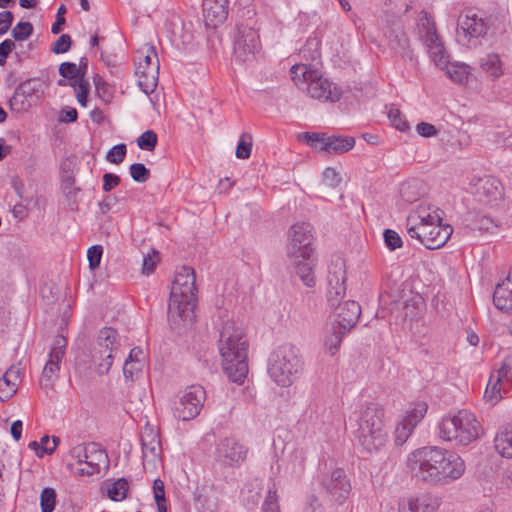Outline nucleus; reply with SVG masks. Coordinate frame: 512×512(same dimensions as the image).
Listing matches in <instances>:
<instances>
[{
  "mask_svg": "<svg viewBox=\"0 0 512 512\" xmlns=\"http://www.w3.org/2000/svg\"><path fill=\"white\" fill-rule=\"evenodd\" d=\"M321 485L331 499L338 503L344 502L351 491L350 480L341 468H336L323 476Z\"/></svg>",
  "mask_w": 512,
  "mask_h": 512,
  "instance_id": "18",
  "label": "nucleus"
},
{
  "mask_svg": "<svg viewBox=\"0 0 512 512\" xmlns=\"http://www.w3.org/2000/svg\"><path fill=\"white\" fill-rule=\"evenodd\" d=\"M417 133L422 137H432L437 134V129L434 125L428 122H421L416 126Z\"/></svg>",
  "mask_w": 512,
  "mask_h": 512,
  "instance_id": "62",
  "label": "nucleus"
},
{
  "mask_svg": "<svg viewBox=\"0 0 512 512\" xmlns=\"http://www.w3.org/2000/svg\"><path fill=\"white\" fill-rule=\"evenodd\" d=\"M88 449L89 444H78L70 449L69 455L77 464L84 465L85 460L87 459V453L89 452Z\"/></svg>",
  "mask_w": 512,
  "mask_h": 512,
  "instance_id": "55",
  "label": "nucleus"
},
{
  "mask_svg": "<svg viewBox=\"0 0 512 512\" xmlns=\"http://www.w3.org/2000/svg\"><path fill=\"white\" fill-rule=\"evenodd\" d=\"M428 406L425 402L416 403L411 410H408L403 418L414 428L421 422L427 413Z\"/></svg>",
  "mask_w": 512,
  "mask_h": 512,
  "instance_id": "40",
  "label": "nucleus"
},
{
  "mask_svg": "<svg viewBox=\"0 0 512 512\" xmlns=\"http://www.w3.org/2000/svg\"><path fill=\"white\" fill-rule=\"evenodd\" d=\"M302 138L309 144L312 148L321 152V146L325 142L326 135L320 133H310L305 132L302 134Z\"/></svg>",
  "mask_w": 512,
  "mask_h": 512,
  "instance_id": "57",
  "label": "nucleus"
},
{
  "mask_svg": "<svg viewBox=\"0 0 512 512\" xmlns=\"http://www.w3.org/2000/svg\"><path fill=\"white\" fill-rule=\"evenodd\" d=\"M35 93V88L32 82L27 80L15 89L12 97L9 100L10 108L15 112H25L32 106V98Z\"/></svg>",
  "mask_w": 512,
  "mask_h": 512,
  "instance_id": "25",
  "label": "nucleus"
},
{
  "mask_svg": "<svg viewBox=\"0 0 512 512\" xmlns=\"http://www.w3.org/2000/svg\"><path fill=\"white\" fill-rule=\"evenodd\" d=\"M355 145V139L349 136H326L321 152L328 154H343L351 150Z\"/></svg>",
  "mask_w": 512,
  "mask_h": 512,
  "instance_id": "29",
  "label": "nucleus"
},
{
  "mask_svg": "<svg viewBox=\"0 0 512 512\" xmlns=\"http://www.w3.org/2000/svg\"><path fill=\"white\" fill-rule=\"evenodd\" d=\"M143 366L144 364H140V362L125 360L123 365V375L125 379L134 381L142 372Z\"/></svg>",
  "mask_w": 512,
  "mask_h": 512,
  "instance_id": "51",
  "label": "nucleus"
},
{
  "mask_svg": "<svg viewBox=\"0 0 512 512\" xmlns=\"http://www.w3.org/2000/svg\"><path fill=\"white\" fill-rule=\"evenodd\" d=\"M305 452L303 449H294L290 454V460L287 469H291L293 474H300L305 468Z\"/></svg>",
  "mask_w": 512,
  "mask_h": 512,
  "instance_id": "41",
  "label": "nucleus"
},
{
  "mask_svg": "<svg viewBox=\"0 0 512 512\" xmlns=\"http://www.w3.org/2000/svg\"><path fill=\"white\" fill-rule=\"evenodd\" d=\"M443 211L431 205H419L406 219L408 235L428 249H438L446 244L453 233L449 224L442 222Z\"/></svg>",
  "mask_w": 512,
  "mask_h": 512,
  "instance_id": "4",
  "label": "nucleus"
},
{
  "mask_svg": "<svg viewBox=\"0 0 512 512\" xmlns=\"http://www.w3.org/2000/svg\"><path fill=\"white\" fill-rule=\"evenodd\" d=\"M345 281V262L342 258L338 257L331 263L328 272L327 301L333 309L342 304L341 299L346 292Z\"/></svg>",
  "mask_w": 512,
  "mask_h": 512,
  "instance_id": "17",
  "label": "nucleus"
},
{
  "mask_svg": "<svg viewBox=\"0 0 512 512\" xmlns=\"http://www.w3.org/2000/svg\"><path fill=\"white\" fill-rule=\"evenodd\" d=\"M388 37L389 45L394 51L402 54L410 53L409 38L401 27L397 26L391 28Z\"/></svg>",
  "mask_w": 512,
  "mask_h": 512,
  "instance_id": "36",
  "label": "nucleus"
},
{
  "mask_svg": "<svg viewBox=\"0 0 512 512\" xmlns=\"http://www.w3.org/2000/svg\"><path fill=\"white\" fill-rule=\"evenodd\" d=\"M252 149V136L249 133H243L236 148V157L247 159L250 157Z\"/></svg>",
  "mask_w": 512,
  "mask_h": 512,
  "instance_id": "45",
  "label": "nucleus"
},
{
  "mask_svg": "<svg viewBox=\"0 0 512 512\" xmlns=\"http://www.w3.org/2000/svg\"><path fill=\"white\" fill-rule=\"evenodd\" d=\"M483 428L474 413L462 409L443 416L438 423V435L446 442L468 446L478 440Z\"/></svg>",
  "mask_w": 512,
  "mask_h": 512,
  "instance_id": "6",
  "label": "nucleus"
},
{
  "mask_svg": "<svg viewBox=\"0 0 512 512\" xmlns=\"http://www.w3.org/2000/svg\"><path fill=\"white\" fill-rule=\"evenodd\" d=\"M350 419L358 425L356 438L364 450L373 452L385 445L387 433L384 430V410L379 404H365Z\"/></svg>",
  "mask_w": 512,
  "mask_h": 512,
  "instance_id": "5",
  "label": "nucleus"
},
{
  "mask_svg": "<svg viewBox=\"0 0 512 512\" xmlns=\"http://www.w3.org/2000/svg\"><path fill=\"white\" fill-rule=\"evenodd\" d=\"M56 492L53 488H44L40 494V507L42 512H52L55 508Z\"/></svg>",
  "mask_w": 512,
  "mask_h": 512,
  "instance_id": "42",
  "label": "nucleus"
},
{
  "mask_svg": "<svg viewBox=\"0 0 512 512\" xmlns=\"http://www.w3.org/2000/svg\"><path fill=\"white\" fill-rule=\"evenodd\" d=\"M20 379V371L18 368L10 367L0 378V400L6 401L11 398L17 391Z\"/></svg>",
  "mask_w": 512,
  "mask_h": 512,
  "instance_id": "30",
  "label": "nucleus"
},
{
  "mask_svg": "<svg viewBox=\"0 0 512 512\" xmlns=\"http://www.w3.org/2000/svg\"><path fill=\"white\" fill-rule=\"evenodd\" d=\"M493 302L499 310L512 312V272L496 286Z\"/></svg>",
  "mask_w": 512,
  "mask_h": 512,
  "instance_id": "27",
  "label": "nucleus"
},
{
  "mask_svg": "<svg viewBox=\"0 0 512 512\" xmlns=\"http://www.w3.org/2000/svg\"><path fill=\"white\" fill-rule=\"evenodd\" d=\"M103 254V247L101 245H93L87 251V258L91 270L99 267Z\"/></svg>",
  "mask_w": 512,
  "mask_h": 512,
  "instance_id": "54",
  "label": "nucleus"
},
{
  "mask_svg": "<svg viewBox=\"0 0 512 512\" xmlns=\"http://www.w3.org/2000/svg\"><path fill=\"white\" fill-rule=\"evenodd\" d=\"M59 74L64 79L70 80V85L74 89L78 103L85 107L88 101L90 85L86 79H81L77 65L72 62H63L59 66Z\"/></svg>",
  "mask_w": 512,
  "mask_h": 512,
  "instance_id": "21",
  "label": "nucleus"
},
{
  "mask_svg": "<svg viewBox=\"0 0 512 512\" xmlns=\"http://www.w3.org/2000/svg\"><path fill=\"white\" fill-rule=\"evenodd\" d=\"M425 193V186L419 179H410L401 184L400 196L408 203L417 201Z\"/></svg>",
  "mask_w": 512,
  "mask_h": 512,
  "instance_id": "35",
  "label": "nucleus"
},
{
  "mask_svg": "<svg viewBox=\"0 0 512 512\" xmlns=\"http://www.w3.org/2000/svg\"><path fill=\"white\" fill-rule=\"evenodd\" d=\"M480 66L493 79L499 78L503 74L502 62L498 54H488L481 58Z\"/></svg>",
  "mask_w": 512,
  "mask_h": 512,
  "instance_id": "37",
  "label": "nucleus"
},
{
  "mask_svg": "<svg viewBox=\"0 0 512 512\" xmlns=\"http://www.w3.org/2000/svg\"><path fill=\"white\" fill-rule=\"evenodd\" d=\"M475 196L480 203L492 205L502 197L500 182L493 177H484L476 184Z\"/></svg>",
  "mask_w": 512,
  "mask_h": 512,
  "instance_id": "23",
  "label": "nucleus"
},
{
  "mask_svg": "<svg viewBox=\"0 0 512 512\" xmlns=\"http://www.w3.org/2000/svg\"><path fill=\"white\" fill-rule=\"evenodd\" d=\"M126 152L125 144H117L108 151L106 159L110 163L120 164L124 160Z\"/></svg>",
  "mask_w": 512,
  "mask_h": 512,
  "instance_id": "53",
  "label": "nucleus"
},
{
  "mask_svg": "<svg viewBox=\"0 0 512 512\" xmlns=\"http://www.w3.org/2000/svg\"><path fill=\"white\" fill-rule=\"evenodd\" d=\"M507 393L508 390L505 389L501 378H499V375L493 371L484 392L485 400L494 405Z\"/></svg>",
  "mask_w": 512,
  "mask_h": 512,
  "instance_id": "33",
  "label": "nucleus"
},
{
  "mask_svg": "<svg viewBox=\"0 0 512 512\" xmlns=\"http://www.w3.org/2000/svg\"><path fill=\"white\" fill-rule=\"evenodd\" d=\"M137 145L142 150H154L157 145V134L152 130L145 131L138 137Z\"/></svg>",
  "mask_w": 512,
  "mask_h": 512,
  "instance_id": "47",
  "label": "nucleus"
},
{
  "mask_svg": "<svg viewBox=\"0 0 512 512\" xmlns=\"http://www.w3.org/2000/svg\"><path fill=\"white\" fill-rule=\"evenodd\" d=\"M388 118L392 125L399 131L405 132L409 129V124L406 121L401 111L394 106H391L388 111Z\"/></svg>",
  "mask_w": 512,
  "mask_h": 512,
  "instance_id": "44",
  "label": "nucleus"
},
{
  "mask_svg": "<svg viewBox=\"0 0 512 512\" xmlns=\"http://www.w3.org/2000/svg\"><path fill=\"white\" fill-rule=\"evenodd\" d=\"M497 375H499V378H501L505 389L509 391L512 390V362L506 361L503 363V365L495 370Z\"/></svg>",
  "mask_w": 512,
  "mask_h": 512,
  "instance_id": "52",
  "label": "nucleus"
},
{
  "mask_svg": "<svg viewBox=\"0 0 512 512\" xmlns=\"http://www.w3.org/2000/svg\"><path fill=\"white\" fill-rule=\"evenodd\" d=\"M335 309L337 310L335 323L348 330H351L356 325L361 315L360 305L353 300H348Z\"/></svg>",
  "mask_w": 512,
  "mask_h": 512,
  "instance_id": "26",
  "label": "nucleus"
},
{
  "mask_svg": "<svg viewBox=\"0 0 512 512\" xmlns=\"http://www.w3.org/2000/svg\"><path fill=\"white\" fill-rule=\"evenodd\" d=\"M218 350L228 378L242 383L248 374V340L244 329L234 321H226L220 330Z\"/></svg>",
  "mask_w": 512,
  "mask_h": 512,
  "instance_id": "3",
  "label": "nucleus"
},
{
  "mask_svg": "<svg viewBox=\"0 0 512 512\" xmlns=\"http://www.w3.org/2000/svg\"><path fill=\"white\" fill-rule=\"evenodd\" d=\"M93 82L97 96L106 103L110 102L113 97L112 91L104 79L99 74H96L93 77Z\"/></svg>",
  "mask_w": 512,
  "mask_h": 512,
  "instance_id": "43",
  "label": "nucleus"
},
{
  "mask_svg": "<svg viewBox=\"0 0 512 512\" xmlns=\"http://www.w3.org/2000/svg\"><path fill=\"white\" fill-rule=\"evenodd\" d=\"M384 242L386 246L391 250L400 248L403 244L401 237L397 232L391 229H386L383 233Z\"/></svg>",
  "mask_w": 512,
  "mask_h": 512,
  "instance_id": "56",
  "label": "nucleus"
},
{
  "mask_svg": "<svg viewBox=\"0 0 512 512\" xmlns=\"http://www.w3.org/2000/svg\"><path fill=\"white\" fill-rule=\"evenodd\" d=\"M130 175L135 182L144 183L150 177V171L142 163H134L130 166Z\"/></svg>",
  "mask_w": 512,
  "mask_h": 512,
  "instance_id": "50",
  "label": "nucleus"
},
{
  "mask_svg": "<svg viewBox=\"0 0 512 512\" xmlns=\"http://www.w3.org/2000/svg\"><path fill=\"white\" fill-rule=\"evenodd\" d=\"M128 492V482L124 479H118L107 484V496L113 501L123 500Z\"/></svg>",
  "mask_w": 512,
  "mask_h": 512,
  "instance_id": "39",
  "label": "nucleus"
},
{
  "mask_svg": "<svg viewBox=\"0 0 512 512\" xmlns=\"http://www.w3.org/2000/svg\"><path fill=\"white\" fill-rule=\"evenodd\" d=\"M415 428L408 423L406 420L402 419L401 422L397 425L395 429V442L398 445L404 444L407 439L411 436L413 430Z\"/></svg>",
  "mask_w": 512,
  "mask_h": 512,
  "instance_id": "46",
  "label": "nucleus"
},
{
  "mask_svg": "<svg viewBox=\"0 0 512 512\" xmlns=\"http://www.w3.org/2000/svg\"><path fill=\"white\" fill-rule=\"evenodd\" d=\"M248 448L234 437H225L215 445L214 459L224 468H239L246 460Z\"/></svg>",
  "mask_w": 512,
  "mask_h": 512,
  "instance_id": "12",
  "label": "nucleus"
},
{
  "mask_svg": "<svg viewBox=\"0 0 512 512\" xmlns=\"http://www.w3.org/2000/svg\"><path fill=\"white\" fill-rule=\"evenodd\" d=\"M408 467L417 478L431 484H447L465 472L464 460L455 452L439 447H422L412 452Z\"/></svg>",
  "mask_w": 512,
  "mask_h": 512,
  "instance_id": "1",
  "label": "nucleus"
},
{
  "mask_svg": "<svg viewBox=\"0 0 512 512\" xmlns=\"http://www.w3.org/2000/svg\"><path fill=\"white\" fill-rule=\"evenodd\" d=\"M443 63H434L437 67L445 71L446 75L454 82L463 84L467 81L470 74L469 66L460 62H449L447 50L443 55Z\"/></svg>",
  "mask_w": 512,
  "mask_h": 512,
  "instance_id": "28",
  "label": "nucleus"
},
{
  "mask_svg": "<svg viewBox=\"0 0 512 512\" xmlns=\"http://www.w3.org/2000/svg\"><path fill=\"white\" fill-rule=\"evenodd\" d=\"M198 301L196 275L193 268L182 266L177 269L171 283L168 301V321L178 328L192 324Z\"/></svg>",
  "mask_w": 512,
  "mask_h": 512,
  "instance_id": "2",
  "label": "nucleus"
},
{
  "mask_svg": "<svg viewBox=\"0 0 512 512\" xmlns=\"http://www.w3.org/2000/svg\"><path fill=\"white\" fill-rule=\"evenodd\" d=\"M120 183V177L112 174V173H105L103 175V190L105 192L111 191L113 188H115Z\"/></svg>",
  "mask_w": 512,
  "mask_h": 512,
  "instance_id": "63",
  "label": "nucleus"
},
{
  "mask_svg": "<svg viewBox=\"0 0 512 512\" xmlns=\"http://www.w3.org/2000/svg\"><path fill=\"white\" fill-rule=\"evenodd\" d=\"M417 38L424 45L434 63H443V55L446 48L437 32L434 19L426 11H421L418 16Z\"/></svg>",
  "mask_w": 512,
  "mask_h": 512,
  "instance_id": "9",
  "label": "nucleus"
},
{
  "mask_svg": "<svg viewBox=\"0 0 512 512\" xmlns=\"http://www.w3.org/2000/svg\"><path fill=\"white\" fill-rule=\"evenodd\" d=\"M87 453V459L84 465L91 467L97 473L100 471L101 464H105L107 460V454L104 450L98 448L95 443L89 444Z\"/></svg>",
  "mask_w": 512,
  "mask_h": 512,
  "instance_id": "38",
  "label": "nucleus"
},
{
  "mask_svg": "<svg viewBox=\"0 0 512 512\" xmlns=\"http://www.w3.org/2000/svg\"><path fill=\"white\" fill-rule=\"evenodd\" d=\"M260 49L259 35L250 27H241L234 42V54L237 60H250Z\"/></svg>",
  "mask_w": 512,
  "mask_h": 512,
  "instance_id": "20",
  "label": "nucleus"
},
{
  "mask_svg": "<svg viewBox=\"0 0 512 512\" xmlns=\"http://www.w3.org/2000/svg\"><path fill=\"white\" fill-rule=\"evenodd\" d=\"M439 501L428 493L412 495L400 500L398 512H436Z\"/></svg>",
  "mask_w": 512,
  "mask_h": 512,
  "instance_id": "22",
  "label": "nucleus"
},
{
  "mask_svg": "<svg viewBox=\"0 0 512 512\" xmlns=\"http://www.w3.org/2000/svg\"><path fill=\"white\" fill-rule=\"evenodd\" d=\"M157 261L158 253L155 250L145 255L143 257L142 273L146 275L151 274L156 268Z\"/></svg>",
  "mask_w": 512,
  "mask_h": 512,
  "instance_id": "60",
  "label": "nucleus"
},
{
  "mask_svg": "<svg viewBox=\"0 0 512 512\" xmlns=\"http://www.w3.org/2000/svg\"><path fill=\"white\" fill-rule=\"evenodd\" d=\"M496 452L504 458H512V424L500 427L494 438Z\"/></svg>",
  "mask_w": 512,
  "mask_h": 512,
  "instance_id": "32",
  "label": "nucleus"
},
{
  "mask_svg": "<svg viewBox=\"0 0 512 512\" xmlns=\"http://www.w3.org/2000/svg\"><path fill=\"white\" fill-rule=\"evenodd\" d=\"M66 346L67 340L63 335H57L54 338L49 359L44 366L40 379V386L45 391L51 390L58 379L60 363L65 355Z\"/></svg>",
  "mask_w": 512,
  "mask_h": 512,
  "instance_id": "15",
  "label": "nucleus"
},
{
  "mask_svg": "<svg viewBox=\"0 0 512 512\" xmlns=\"http://www.w3.org/2000/svg\"><path fill=\"white\" fill-rule=\"evenodd\" d=\"M33 33V25L30 22H19L12 29V37L16 41H24Z\"/></svg>",
  "mask_w": 512,
  "mask_h": 512,
  "instance_id": "49",
  "label": "nucleus"
},
{
  "mask_svg": "<svg viewBox=\"0 0 512 512\" xmlns=\"http://www.w3.org/2000/svg\"><path fill=\"white\" fill-rule=\"evenodd\" d=\"M59 438L58 437H53L52 438V445L49 446L48 443H49V436L45 435L41 438V441H40V444H41V450H42V454L45 453V454H52L58 443H59Z\"/></svg>",
  "mask_w": 512,
  "mask_h": 512,
  "instance_id": "64",
  "label": "nucleus"
},
{
  "mask_svg": "<svg viewBox=\"0 0 512 512\" xmlns=\"http://www.w3.org/2000/svg\"><path fill=\"white\" fill-rule=\"evenodd\" d=\"M486 24L471 10L460 13L457 20L456 40L462 46L470 47L474 39L486 34Z\"/></svg>",
  "mask_w": 512,
  "mask_h": 512,
  "instance_id": "14",
  "label": "nucleus"
},
{
  "mask_svg": "<svg viewBox=\"0 0 512 512\" xmlns=\"http://www.w3.org/2000/svg\"><path fill=\"white\" fill-rule=\"evenodd\" d=\"M117 336V331L111 327H104L99 331L96 354L102 358L97 365V372L100 375L107 374L111 368Z\"/></svg>",
  "mask_w": 512,
  "mask_h": 512,
  "instance_id": "19",
  "label": "nucleus"
},
{
  "mask_svg": "<svg viewBox=\"0 0 512 512\" xmlns=\"http://www.w3.org/2000/svg\"><path fill=\"white\" fill-rule=\"evenodd\" d=\"M135 74L138 85L145 94L148 95L155 90L158 83L159 61L153 47H149L145 55L139 56Z\"/></svg>",
  "mask_w": 512,
  "mask_h": 512,
  "instance_id": "13",
  "label": "nucleus"
},
{
  "mask_svg": "<svg viewBox=\"0 0 512 512\" xmlns=\"http://www.w3.org/2000/svg\"><path fill=\"white\" fill-rule=\"evenodd\" d=\"M13 22V14L10 11L0 12V36L6 34Z\"/></svg>",
  "mask_w": 512,
  "mask_h": 512,
  "instance_id": "61",
  "label": "nucleus"
},
{
  "mask_svg": "<svg viewBox=\"0 0 512 512\" xmlns=\"http://www.w3.org/2000/svg\"><path fill=\"white\" fill-rule=\"evenodd\" d=\"M290 74L295 85L311 98L324 102H336L341 98V88L308 64L293 65Z\"/></svg>",
  "mask_w": 512,
  "mask_h": 512,
  "instance_id": "8",
  "label": "nucleus"
},
{
  "mask_svg": "<svg viewBox=\"0 0 512 512\" xmlns=\"http://www.w3.org/2000/svg\"><path fill=\"white\" fill-rule=\"evenodd\" d=\"M303 359L299 348L290 343L278 346L268 360V374L280 387H290L303 370Z\"/></svg>",
  "mask_w": 512,
  "mask_h": 512,
  "instance_id": "7",
  "label": "nucleus"
},
{
  "mask_svg": "<svg viewBox=\"0 0 512 512\" xmlns=\"http://www.w3.org/2000/svg\"><path fill=\"white\" fill-rule=\"evenodd\" d=\"M349 331L350 330L334 322L324 336L323 343L325 352L330 356H334L340 348L343 337Z\"/></svg>",
  "mask_w": 512,
  "mask_h": 512,
  "instance_id": "31",
  "label": "nucleus"
},
{
  "mask_svg": "<svg viewBox=\"0 0 512 512\" xmlns=\"http://www.w3.org/2000/svg\"><path fill=\"white\" fill-rule=\"evenodd\" d=\"M206 399V392L200 385L187 387L173 404L172 411L176 419L190 421L199 415Z\"/></svg>",
  "mask_w": 512,
  "mask_h": 512,
  "instance_id": "11",
  "label": "nucleus"
},
{
  "mask_svg": "<svg viewBox=\"0 0 512 512\" xmlns=\"http://www.w3.org/2000/svg\"><path fill=\"white\" fill-rule=\"evenodd\" d=\"M229 0H203V13L207 26L216 28L228 15Z\"/></svg>",
  "mask_w": 512,
  "mask_h": 512,
  "instance_id": "24",
  "label": "nucleus"
},
{
  "mask_svg": "<svg viewBox=\"0 0 512 512\" xmlns=\"http://www.w3.org/2000/svg\"><path fill=\"white\" fill-rule=\"evenodd\" d=\"M143 467L146 471H154L160 464L161 443L158 430L146 424L141 431Z\"/></svg>",
  "mask_w": 512,
  "mask_h": 512,
  "instance_id": "16",
  "label": "nucleus"
},
{
  "mask_svg": "<svg viewBox=\"0 0 512 512\" xmlns=\"http://www.w3.org/2000/svg\"><path fill=\"white\" fill-rule=\"evenodd\" d=\"M313 228L309 223L299 222L291 226L287 235L286 256L288 260L308 259L313 254Z\"/></svg>",
  "mask_w": 512,
  "mask_h": 512,
  "instance_id": "10",
  "label": "nucleus"
},
{
  "mask_svg": "<svg viewBox=\"0 0 512 512\" xmlns=\"http://www.w3.org/2000/svg\"><path fill=\"white\" fill-rule=\"evenodd\" d=\"M71 37L68 34H62L53 44L51 51L55 54L66 53L71 47Z\"/></svg>",
  "mask_w": 512,
  "mask_h": 512,
  "instance_id": "59",
  "label": "nucleus"
},
{
  "mask_svg": "<svg viewBox=\"0 0 512 512\" xmlns=\"http://www.w3.org/2000/svg\"><path fill=\"white\" fill-rule=\"evenodd\" d=\"M323 182L326 186L335 188L341 182V177L339 173L332 167H327L323 171Z\"/></svg>",
  "mask_w": 512,
  "mask_h": 512,
  "instance_id": "58",
  "label": "nucleus"
},
{
  "mask_svg": "<svg viewBox=\"0 0 512 512\" xmlns=\"http://www.w3.org/2000/svg\"><path fill=\"white\" fill-rule=\"evenodd\" d=\"M289 262L294 267L297 275L306 286L313 287L315 285V276L313 271L314 260L312 256H310L308 259H299V262H297L295 259H290Z\"/></svg>",
  "mask_w": 512,
  "mask_h": 512,
  "instance_id": "34",
  "label": "nucleus"
},
{
  "mask_svg": "<svg viewBox=\"0 0 512 512\" xmlns=\"http://www.w3.org/2000/svg\"><path fill=\"white\" fill-rule=\"evenodd\" d=\"M277 498V491L273 482L272 486L268 489L267 496L262 506V512H280Z\"/></svg>",
  "mask_w": 512,
  "mask_h": 512,
  "instance_id": "48",
  "label": "nucleus"
}]
</instances>
